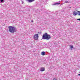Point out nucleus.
<instances>
[{
	"instance_id": "6",
	"label": "nucleus",
	"mask_w": 80,
	"mask_h": 80,
	"mask_svg": "<svg viewBox=\"0 0 80 80\" xmlns=\"http://www.w3.org/2000/svg\"><path fill=\"white\" fill-rule=\"evenodd\" d=\"M29 3H32L33 2H34L35 0H27Z\"/></svg>"
},
{
	"instance_id": "9",
	"label": "nucleus",
	"mask_w": 80,
	"mask_h": 80,
	"mask_svg": "<svg viewBox=\"0 0 80 80\" xmlns=\"http://www.w3.org/2000/svg\"><path fill=\"white\" fill-rule=\"evenodd\" d=\"M70 48H71V50H72V48H73V46H70Z\"/></svg>"
},
{
	"instance_id": "19",
	"label": "nucleus",
	"mask_w": 80,
	"mask_h": 80,
	"mask_svg": "<svg viewBox=\"0 0 80 80\" xmlns=\"http://www.w3.org/2000/svg\"><path fill=\"white\" fill-rule=\"evenodd\" d=\"M71 8V7L69 8Z\"/></svg>"
},
{
	"instance_id": "3",
	"label": "nucleus",
	"mask_w": 80,
	"mask_h": 80,
	"mask_svg": "<svg viewBox=\"0 0 80 80\" xmlns=\"http://www.w3.org/2000/svg\"><path fill=\"white\" fill-rule=\"evenodd\" d=\"M33 38L34 40H38V34H35L34 35Z\"/></svg>"
},
{
	"instance_id": "17",
	"label": "nucleus",
	"mask_w": 80,
	"mask_h": 80,
	"mask_svg": "<svg viewBox=\"0 0 80 80\" xmlns=\"http://www.w3.org/2000/svg\"><path fill=\"white\" fill-rule=\"evenodd\" d=\"M31 22H33V20H32V21H31Z\"/></svg>"
},
{
	"instance_id": "12",
	"label": "nucleus",
	"mask_w": 80,
	"mask_h": 80,
	"mask_svg": "<svg viewBox=\"0 0 80 80\" xmlns=\"http://www.w3.org/2000/svg\"><path fill=\"white\" fill-rule=\"evenodd\" d=\"M78 15H80V11L78 12Z\"/></svg>"
},
{
	"instance_id": "1",
	"label": "nucleus",
	"mask_w": 80,
	"mask_h": 80,
	"mask_svg": "<svg viewBox=\"0 0 80 80\" xmlns=\"http://www.w3.org/2000/svg\"><path fill=\"white\" fill-rule=\"evenodd\" d=\"M50 38H51L50 35H48L47 33H45L42 37V39L44 40H50Z\"/></svg>"
},
{
	"instance_id": "5",
	"label": "nucleus",
	"mask_w": 80,
	"mask_h": 80,
	"mask_svg": "<svg viewBox=\"0 0 80 80\" xmlns=\"http://www.w3.org/2000/svg\"><path fill=\"white\" fill-rule=\"evenodd\" d=\"M73 15H74V16H76V15H77V12H76L75 11H74V12H73Z\"/></svg>"
},
{
	"instance_id": "7",
	"label": "nucleus",
	"mask_w": 80,
	"mask_h": 80,
	"mask_svg": "<svg viewBox=\"0 0 80 80\" xmlns=\"http://www.w3.org/2000/svg\"><path fill=\"white\" fill-rule=\"evenodd\" d=\"M45 52H42L41 53V55H45Z\"/></svg>"
},
{
	"instance_id": "15",
	"label": "nucleus",
	"mask_w": 80,
	"mask_h": 80,
	"mask_svg": "<svg viewBox=\"0 0 80 80\" xmlns=\"http://www.w3.org/2000/svg\"><path fill=\"white\" fill-rule=\"evenodd\" d=\"M78 75H79V76H80V74H78Z\"/></svg>"
},
{
	"instance_id": "11",
	"label": "nucleus",
	"mask_w": 80,
	"mask_h": 80,
	"mask_svg": "<svg viewBox=\"0 0 80 80\" xmlns=\"http://www.w3.org/2000/svg\"><path fill=\"white\" fill-rule=\"evenodd\" d=\"M0 2L1 3H3V0H1Z\"/></svg>"
},
{
	"instance_id": "10",
	"label": "nucleus",
	"mask_w": 80,
	"mask_h": 80,
	"mask_svg": "<svg viewBox=\"0 0 80 80\" xmlns=\"http://www.w3.org/2000/svg\"><path fill=\"white\" fill-rule=\"evenodd\" d=\"M68 3V2L67 1H66L65 2V3Z\"/></svg>"
},
{
	"instance_id": "8",
	"label": "nucleus",
	"mask_w": 80,
	"mask_h": 80,
	"mask_svg": "<svg viewBox=\"0 0 80 80\" xmlns=\"http://www.w3.org/2000/svg\"><path fill=\"white\" fill-rule=\"evenodd\" d=\"M59 3H55L54 4V5H59L60 4V2Z\"/></svg>"
},
{
	"instance_id": "2",
	"label": "nucleus",
	"mask_w": 80,
	"mask_h": 80,
	"mask_svg": "<svg viewBox=\"0 0 80 80\" xmlns=\"http://www.w3.org/2000/svg\"><path fill=\"white\" fill-rule=\"evenodd\" d=\"M9 31L11 33H14L17 31L16 28H15L13 27L12 26H10L9 27Z\"/></svg>"
},
{
	"instance_id": "16",
	"label": "nucleus",
	"mask_w": 80,
	"mask_h": 80,
	"mask_svg": "<svg viewBox=\"0 0 80 80\" xmlns=\"http://www.w3.org/2000/svg\"><path fill=\"white\" fill-rule=\"evenodd\" d=\"M54 80H57V79H54Z\"/></svg>"
},
{
	"instance_id": "14",
	"label": "nucleus",
	"mask_w": 80,
	"mask_h": 80,
	"mask_svg": "<svg viewBox=\"0 0 80 80\" xmlns=\"http://www.w3.org/2000/svg\"><path fill=\"white\" fill-rule=\"evenodd\" d=\"M55 78H53V80H55Z\"/></svg>"
},
{
	"instance_id": "4",
	"label": "nucleus",
	"mask_w": 80,
	"mask_h": 80,
	"mask_svg": "<svg viewBox=\"0 0 80 80\" xmlns=\"http://www.w3.org/2000/svg\"><path fill=\"white\" fill-rule=\"evenodd\" d=\"M45 69L43 68H41V69H40V72H43V71H45Z\"/></svg>"
},
{
	"instance_id": "13",
	"label": "nucleus",
	"mask_w": 80,
	"mask_h": 80,
	"mask_svg": "<svg viewBox=\"0 0 80 80\" xmlns=\"http://www.w3.org/2000/svg\"><path fill=\"white\" fill-rule=\"evenodd\" d=\"M77 20H79V21H80V18L79 19H77Z\"/></svg>"
},
{
	"instance_id": "18",
	"label": "nucleus",
	"mask_w": 80,
	"mask_h": 80,
	"mask_svg": "<svg viewBox=\"0 0 80 80\" xmlns=\"http://www.w3.org/2000/svg\"><path fill=\"white\" fill-rule=\"evenodd\" d=\"M40 33L39 32H38V33Z\"/></svg>"
}]
</instances>
